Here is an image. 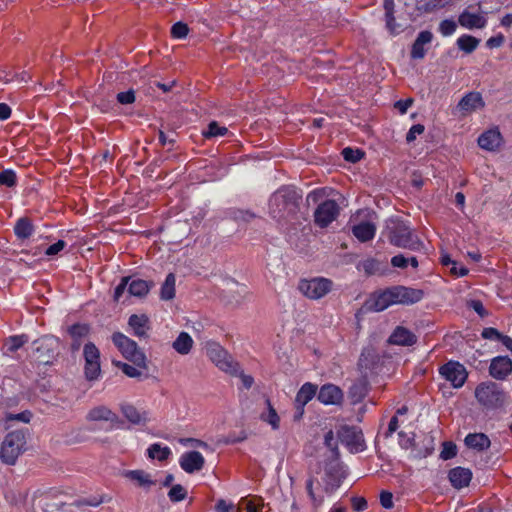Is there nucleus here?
Here are the masks:
<instances>
[{"label": "nucleus", "mask_w": 512, "mask_h": 512, "mask_svg": "<svg viewBox=\"0 0 512 512\" xmlns=\"http://www.w3.org/2000/svg\"><path fill=\"white\" fill-rule=\"evenodd\" d=\"M31 419V413L29 411H24L18 414H8L5 418L6 422L12 421V420H18L23 423H28Z\"/></svg>", "instance_id": "57"}, {"label": "nucleus", "mask_w": 512, "mask_h": 512, "mask_svg": "<svg viewBox=\"0 0 512 512\" xmlns=\"http://www.w3.org/2000/svg\"><path fill=\"white\" fill-rule=\"evenodd\" d=\"M457 45L460 50L471 53L478 47L479 40L470 35H462L457 39Z\"/></svg>", "instance_id": "37"}, {"label": "nucleus", "mask_w": 512, "mask_h": 512, "mask_svg": "<svg viewBox=\"0 0 512 512\" xmlns=\"http://www.w3.org/2000/svg\"><path fill=\"white\" fill-rule=\"evenodd\" d=\"M459 24L467 29L483 28L486 25V18L480 14L464 11L459 16Z\"/></svg>", "instance_id": "25"}, {"label": "nucleus", "mask_w": 512, "mask_h": 512, "mask_svg": "<svg viewBox=\"0 0 512 512\" xmlns=\"http://www.w3.org/2000/svg\"><path fill=\"white\" fill-rule=\"evenodd\" d=\"M147 455L150 459L164 461L171 455V449L168 446L161 445L160 443H154L148 447Z\"/></svg>", "instance_id": "34"}, {"label": "nucleus", "mask_w": 512, "mask_h": 512, "mask_svg": "<svg viewBox=\"0 0 512 512\" xmlns=\"http://www.w3.org/2000/svg\"><path fill=\"white\" fill-rule=\"evenodd\" d=\"M34 232V227L30 219L26 217L19 218L14 226V233L18 239H28Z\"/></svg>", "instance_id": "30"}, {"label": "nucleus", "mask_w": 512, "mask_h": 512, "mask_svg": "<svg viewBox=\"0 0 512 512\" xmlns=\"http://www.w3.org/2000/svg\"><path fill=\"white\" fill-rule=\"evenodd\" d=\"M66 247V242L64 240H58L56 243L50 245L46 251L45 254L47 256H54L57 255L59 252H61Z\"/></svg>", "instance_id": "56"}, {"label": "nucleus", "mask_w": 512, "mask_h": 512, "mask_svg": "<svg viewBox=\"0 0 512 512\" xmlns=\"http://www.w3.org/2000/svg\"><path fill=\"white\" fill-rule=\"evenodd\" d=\"M300 202L301 195L294 188L283 186L274 192L269 199V215L279 224H287L296 217Z\"/></svg>", "instance_id": "1"}, {"label": "nucleus", "mask_w": 512, "mask_h": 512, "mask_svg": "<svg viewBox=\"0 0 512 512\" xmlns=\"http://www.w3.org/2000/svg\"><path fill=\"white\" fill-rule=\"evenodd\" d=\"M189 32L188 26L185 23L177 22L171 28V34L176 39H183Z\"/></svg>", "instance_id": "50"}, {"label": "nucleus", "mask_w": 512, "mask_h": 512, "mask_svg": "<svg viewBox=\"0 0 512 512\" xmlns=\"http://www.w3.org/2000/svg\"><path fill=\"white\" fill-rule=\"evenodd\" d=\"M265 404L267 406L266 411L260 414V418L262 421L268 423L274 430H276L279 428L280 418L276 410L272 407L269 399L265 400Z\"/></svg>", "instance_id": "35"}, {"label": "nucleus", "mask_w": 512, "mask_h": 512, "mask_svg": "<svg viewBox=\"0 0 512 512\" xmlns=\"http://www.w3.org/2000/svg\"><path fill=\"white\" fill-rule=\"evenodd\" d=\"M175 284H176L175 275L173 273H169L166 276V279L163 282L161 289H160L161 300L169 301L175 297Z\"/></svg>", "instance_id": "33"}, {"label": "nucleus", "mask_w": 512, "mask_h": 512, "mask_svg": "<svg viewBox=\"0 0 512 512\" xmlns=\"http://www.w3.org/2000/svg\"><path fill=\"white\" fill-rule=\"evenodd\" d=\"M481 335L484 339L498 340V341H501V339L504 336L497 329L492 328V327L484 328Z\"/></svg>", "instance_id": "54"}, {"label": "nucleus", "mask_w": 512, "mask_h": 512, "mask_svg": "<svg viewBox=\"0 0 512 512\" xmlns=\"http://www.w3.org/2000/svg\"><path fill=\"white\" fill-rule=\"evenodd\" d=\"M380 503L385 509L393 507V495L388 491H382L380 494Z\"/></svg>", "instance_id": "60"}, {"label": "nucleus", "mask_w": 512, "mask_h": 512, "mask_svg": "<svg viewBox=\"0 0 512 512\" xmlns=\"http://www.w3.org/2000/svg\"><path fill=\"white\" fill-rule=\"evenodd\" d=\"M112 341L127 360L139 367L145 366L146 357L138 348L135 341L120 332H116L112 335Z\"/></svg>", "instance_id": "6"}, {"label": "nucleus", "mask_w": 512, "mask_h": 512, "mask_svg": "<svg viewBox=\"0 0 512 512\" xmlns=\"http://www.w3.org/2000/svg\"><path fill=\"white\" fill-rule=\"evenodd\" d=\"M477 401L487 409L502 407L508 399V394L492 381L482 382L475 389Z\"/></svg>", "instance_id": "4"}, {"label": "nucleus", "mask_w": 512, "mask_h": 512, "mask_svg": "<svg viewBox=\"0 0 512 512\" xmlns=\"http://www.w3.org/2000/svg\"><path fill=\"white\" fill-rule=\"evenodd\" d=\"M369 308L373 311H384L388 307L394 305L390 288L375 293L368 301Z\"/></svg>", "instance_id": "21"}, {"label": "nucleus", "mask_w": 512, "mask_h": 512, "mask_svg": "<svg viewBox=\"0 0 512 512\" xmlns=\"http://www.w3.org/2000/svg\"><path fill=\"white\" fill-rule=\"evenodd\" d=\"M424 132V126L421 124H415L413 125L408 133L406 134V140L407 142H412L416 139L417 135H420Z\"/></svg>", "instance_id": "58"}, {"label": "nucleus", "mask_w": 512, "mask_h": 512, "mask_svg": "<svg viewBox=\"0 0 512 512\" xmlns=\"http://www.w3.org/2000/svg\"><path fill=\"white\" fill-rule=\"evenodd\" d=\"M384 9L386 15V27L390 31L391 34H399V30L392 26V22L394 21L393 10H394V0H384Z\"/></svg>", "instance_id": "38"}, {"label": "nucleus", "mask_w": 512, "mask_h": 512, "mask_svg": "<svg viewBox=\"0 0 512 512\" xmlns=\"http://www.w3.org/2000/svg\"><path fill=\"white\" fill-rule=\"evenodd\" d=\"M317 398L324 405H339L343 400V392L334 384H325L320 388Z\"/></svg>", "instance_id": "16"}, {"label": "nucleus", "mask_w": 512, "mask_h": 512, "mask_svg": "<svg viewBox=\"0 0 512 512\" xmlns=\"http://www.w3.org/2000/svg\"><path fill=\"white\" fill-rule=\"evenodd\" d=\"M23 495L20 493V492H16L14 490H8L6 493H5V499L13 504V505H16L18 504L19 502H21L23 500Z\"/></svg>", "instance_id": "61"}, {"label": "nucleus", "mask_w": 512, "mask_h": 512, "mask_svg": "<svg viewBox=\"0 0 512 512\" xmlns=\"http://www.w3.org/2000/svg\"><path fill=\"white\" fill-rule=\"evenodd\" d=\"M391 264L392 266L397 268H406L408 266V258L404 257L401 254L396 255L392 257Z\"/></svg>", "instance_id": "63"}, {"label": "nucleus", "mask_w": 512, "mask_h": 512, "mask_svg": "<svg viewBox=\"0 0 512 512\" xmlns=\"http://www.w3.org/2000/svg\"><path fill=\"white\" fill-rule=\"evenodd\" d=\"M432 39H433V34L430 31H428V30L421 31L418 34L416 40L414 41V43L412 45L411 57L413 59L424 58V56L426 54V50H425L424 46L426 44L431 43Z\"/></svg>", "instance_id": "23"}, {"label": "nucleus", "mask_w": 512, "mask_h": 512, "mask_svg": "<svg viewBox=\"0 0 512 512\" xmlns=\"http://www.w3.org/2000/svg\"><path fill=\"white\" fill-rule=\"evenodd\" d=\"M317 392V386L307 382L298 391L296 395V403L300 406H305L310 400L313 399V397L316 395Z\"/></svg>", "instance_id": "32"}, {"label": "nucleus", "mask_w": 512, "mask_h": 512, "mask_svg": "<svg viewBox=\"0 0 512 512\" xmlns=\"http://www.w3.org/2000/svg\"><path fill=\"white\" fill-rule=\"evenodd\" d=\"M451 485L456 489L467 487L472 479V472L468 468L455 467L448 473Z\"/></svg>", "instance_id": "20"}, {"label": "nucleus", "mask_w": 512, "mask_h": 512, "mask_svg": "<svg viewBox=\"0 0 512 512\" xmlns=\"http://www.w3.org/2000/svg\"><path fill=\"white\" fill-rule=\"evenodd\" d=\"M186 495V489L180 484L172 486L170 491L168 492V497L172 502L182 501L186 498Z\"/></svg>", "instance_id": "43"}, {"label": "nucleus", "mask_w": 512, "mask_h": 512, "mask_svg": "<svg viewBox=\"0 0 512 512\" xmlns=\"http://www.w3.org/2000/svg\"><path fill=\"white\" fill-rule=\"evenodd\" d=\"M457 454V447L452 442H444L442 446V450L440 453V457L443 460H449L455 457Z\"/></svg>", "instance_id": "47"}, {"label": "nucleus", "mask_w": 512, "mask_h": 512, "mask_svg": "<svg viewBox=\"0 0 512 512\" xmlns=\"http://www.w3.org/2000/svg\"><path fill=\"white\" fill-rule=\"evenodd\" d=\"M69 333L76 341L86 337L89 333V327L86 324H75L70 327Z\"/></svg>", "instance_id": "44"}, {"label": "nucleus", "mask_w": 512, "mask_h": 512, "mask_svg": "<svg viewBox=\"0 0 512 512\" xmlns=\"http://www.w3.org/2000/svg\"><path fill=\"white\" fill-rule=\"evenodd\" d=\"M27 342V337L24 335L10 337L6 342L8 351H16Z\"/></svg>", "instance_id": "45"}, {"label": "nucleus", "mask_w": 512, "mask_h": 512, "mask_svg": "<svg viewBox=\"0 0 512 512\" xmlns=\"http://www.w3.org/2000/svg\"><path fill=\"white\" fill-rule=\"evenodd\" d=\"M205 350L208 358L222 371L237 375L239 372V364L234 361L231 355L218 343L207 342Z\"/></svg>", "instance_id": "5"}, {"label": "nucleus", "mask_w": 512, "mask_h": 512, "mask_svg": "<svg viewBox=\"0 0 512 512\" xmlns=\"http://www.w3.org/2000/svg\"><path fill=\"white\" fill-rule=\"evenodd\" d=\"M342 155L346 161L355 163L363 157V152L358 149L346 147L342 150Z\"/></svg>", "instance_id": "49"}, {"label": "nucleus", "mask_w": 512, "mask_h": 512, "mask_svg": "<svg viewBox=\"0 0 512 512\" xmlns=\"http://www.w3.org/2000/svg\"><path fill=\"white\" fill-rule=\"evenodd\" d=\"M83 356L85 362H100V351L92 342L84 345Z\"/></svg>", "instance_id": "40"}, {"label": "nucleus", "mask_w": 512, "mask_h": 512, "mask_svg": "<svg viewBox=\"0 0 512 512\" xmlns=\"http://www.w3.org/2000/svg\"><path fill=\"white\" fill-rule=\"evenodd\" d=\"M512 373V360L508 356H497L491 360L489 374L496 380H504Z\"/></svg>", "instance_id": "14"}, {"label": "nucleus", "mask_w": 512, "mask_h": 512, "mask_svg": "<svg viewBox=\"0 0 512 512\" xmlns=\"http://www.w3.org/2000/svg\"><path fill=\"white\" fill-rule=\"evenodd\" d=\"M333 288V282L324 277L302 279L298 284L299 291L311 300H318L326 296Z\"/></svg>", "instance_id": "7"}, {"label": "nucleus", "mask_w": 512, "mask_h": 512, "mask_svg": "<svg viewBox=\"0 0 512 512\" xmlns=\"http://www.w3.org/2000/svg\"><path fill=\"white\" fill-rule=\"evenodd\" d=\"M121 412L123 416L134 425L145 424L148 421V413L145 410H139L132 404H122Z\"/></svg>", "instance_id": "22"}, {"label": "nucleus", "mask_w": 512, "mask_h": 512, "mask_svg": "<svg viewBox=\"0 0 512 512\" xmlns=\"http://www.w3.org/2000/svg\"><path fill=\"white\" fill-rule=\"evenodd\" d=\"M376 227L370 222H361L352 228L353 235L361 242H366L374 238Z\"/></svg>", "instance_id": "26"}, {"label": "nucleus", "mask_w": 512, "mask_h": 512, "mask_svg": "<svg viewBox=\"0 0 512 512\" xmlns=\"http://www.w3.org/2000/svg\"><path fill=\"white\" fill-rule=\"evenodd\" d=\"M17 175L12 169H5L0 172V185L8 188L14 187L17 184Z\"/></svg>", "instance_id": "41"}, {"label": "nucleus", "mask_w": 512, "mask_h": 512, "mask_svg": "<svg viewBox=\"0 0 512 512\" xmlns=\"http://www.w3.org/2000/svg\"><path fill=\"white\" fill-rule=\"evenodd\" d=\"M117 366L120 367L122 372L125 375H127L128 377L138 378L141 376V371L135 366L129 365L127 363H121V362H118Z\"/></svg>", "instance_id": "52"}, {"label": "nucleus", "mask_w": 512, "mask_h": 512, "mask_svg": "<svg viewBox=\"0 0 512 512\" xmlns=\"http://www.w3.org/2000/svg\"><path fill=\"white\" fill-rule=\"evenodd\" d=\"M465 445L476 451H484L490 447L491 441L484 433H470L465 437Z\"/></svg>", "instance_id": "24"}, {"label": "nucleus", "mask_w": 512, "mask_h": 512, "mask_svg": "<svg viewBox=\"0 0 512 512\" xmlns=\"http://www.w3.org/2000/svg\"><path fill=\"white\" fill-rule=\"evenodd\" d=\"M456 22L450 19L443 20L439 25V32L444 36H450L456 31Z\"/></svg>", "instance_id": "48"}, {"label": "nucleus", "mask_w": 512, "mask_h": 512, "mask_svg": "<svg viewBox=\"0 0 512 512\" xmlns=\"http://www.w3.org/2000/svg\"><path fill=\"white\" fill-rule=\"evenodd\" d=\"M388 341L393 345L412 346L417 342V337L409 329L398 326L390 335Z\"/></svg>", "instance_id": "19"}, {"label": "nucleus", "mask_w": 512, "mask_h": 512, "mask_svg": "<svg viewBox=\"0 0 512 512\" xmlns=\"http://www.w3.org/2000/svg\"><path fill=\"white\" fill-rule=\"evenodd\" d=\"M228 132V129L225 126H220L217 122H211L207 130L203 132L204 137L211 138V137H218V136H224Z\"/></svg>", "instance_id": "42"}, {"label": "nucleus", "mask_w": 512, "mask_h": 512, "mask_svg": "<svg viewBox=\"0 0 512 512\" xmlns=\"http://www.w3.org/2000/svg\"><path fill=\"white\" fill-rule=\"evenodd\" d=\"M342 474L336 465L325 468L324 474L318 478L311 476L306 481L308 496L315 508L321 506L325 495H331L341 485Z\"/></svg>", "instance_id": "2"}, {"label": "nucleus", "mask_w": 512, "mask_h": 512, "mask_svg": "<svg viewBox=\"0 0 512 512\" xmlns=\"http://www.w3.org/2000/svg\"><path fill=\"white\" fill-rule=\"evenodd\" d=\"M368 389L364 381L355 382L349 389V397L352 403L356 404L362 401L367 395Z\"/></svg>", "instance_id": "36"}, {"label": "nucleus", "mask_w": 512, "mask_h": 512, "mask_svg": "<svg viewBox=\"0 0 512 512\" xmlns=\"http://www.w3.org/2000/svg\"><path fill=\"white\" fill-rule=\"evenodd\" d=\"M26 431L16 429L9 432L0 447V459L4 464L14 465L18 457L25 451Z\"/></svg>", "instance_id": "3"}, {"label": "nucleus", "mask_w": 512, "mask_h": 512, "mask_svg": "<svg viewBox=\"0 0 512 512\" xmlns=\"http://www.w3.org/2000/svg\"><path fill=\"white\" fill-rule=\"evenodd\" d=\"M452 2H453V0H428L424 4L423 9L425 12H433L438 9L446 7L447 5H449Z\"/></svg>", "instance_id": "46"}, {"label": "nucleus", "mask_w": 512, "mask_h": 512, "mask_svg": "<svg viewBox=\"0 0 512 512\" xmlns=\"http://www.w3.org/2000/svg\"><path fill=\"white\" fill-rule=\"evenodd\" d=\"M502 136L498 128H493L482 133L478 138V144L482 149L494 151L500 147Z\"/></svg>", "instance_id": "17"}, {"label": "nucleus", "mask_w": 512, "mask_h": 512, "mask_svg": "<svg viewBox=\"0 0 512 512\" xmlns=\"http://www.w3.org/2000/svg\"><path fill=\"white\" fill-rule=\"evenodd\" d=\"M179 464L186 473L192 474L203 468L205 459L200 452L189 451L180 456Z\"/></svg>", "instance_id": "15"}, {"label": "nucleus", "mask_w": 512, "mask_h": 512, "mask_svg": "<svg viewBox=\"0 0 512 512\" xmlns=\"http://www.w3.org/2000/svg\"><path fill=\"white\" fill-rule=\"evenodd\" d=\"M340 439L352 453L362 452L365 449L363 434L354 427H345L340 432Z\"/></svg>", "instance_id": "13"}, {"label": "nucleus", "mask_w": 512, "mask_h": 512, "mask_svg": "<svg viewBox=\"0 0 512 512\" xmlns=\"http://www.w3.org/2000/svg\"><path fill=\"white\" fill-rule=\"evenodd\" d=\"M390 290L394 305H412L419 302L424 296L422 290L405 286H394Z\"/></svg>", "instance_id": "11"}, {"label": "nucleus", "mask_w": 512, "mask_h": 512, "mask_svg": "<svg viewBox=\"0 0 512 512\" xmlns=\"http://www.w3.org/2000/svg\"><path fill=\"white\" fill-rule=\"evenodd\" d=\"M124 475L130 480L135 481L141 487L149 488L156 483L151 475L143 470H129L126 471Z\"/></svg>", "instance_id": "29"}, {"label": "nucleus", "mask_w": 512, "mask_h": 512, "mask_svg": "<svg viewBox=\"0 0 512 512\" xmlns=\"http://www.w3.org/2000/svg\"><path fill=\"white\" fill-rule=\"evenodd\" d=\"M389 241L391 244L410 249L413 251H418L423 248V243L419 240V238L414 235L411 230L402 224H396L389 232Z\"/></svg>", "instance_id": "8"}, {"label": "nucleus", "mask_w": 512, "mask_h": 512, "mask_svg": "<svg viewBox=\"0 0 512 512\" xmlns=\"http://www.w3.org/2000/svg\"><path fill=\"white\" fill-rule=\"evenodd\" d=\"M128 293L131 296L135 297H144L148 294L152 283H149L142 279H132L130 278V281L128 283Z\"/></svg>", "instance_id": "28"}, {"label": "nucleus", "mask_w": 512, "mask_h": 512, "mask_svg": "<svg viewBox=\"0 0 512 512\" xmlns=\"http://www.w3.org/2000/svg\"><path fill=\"white\" fill-rule=\"evenodd\" d=\"M504 36L502 34H498L496 36H493V37H490L487 42H486V45L487 47L489 48H497V47H500L503 43H504Z\"/></svg>", "instance_id": "62"}, {"label": "nucleus", "mask_w": 512, "mask_h": 512, "mask_svg": "<svg viewBox=\"0 0 512 512\" xmlns=\"http://www.w3.org/2000/svg\"><path fill=\"white\" fill-rule=\"evenodd\" d=\"M84 374L88 381L97 380L101 374L100 362H85Z\"/></svg>", "instance_id": "39"}, {"label": "nucleus", "mask_w": 512, "mask_h": 512, "mask_svg": "<svg viewBox=\"0 0 512 512\" xmlns=\"http://www.w3.org/2000/svg\"><path fill=\"white\" fill-rule=\"evenodd\" d=\"M485 102L479 92H469L465 94L456 106V113L466 116L484 108Z\"/></svg>", "instance_id": "12"}, {"label": "nucleus", "mask_w": 512, "mask_h": 512, "mask_svg": "<svg viewBox=\"0 0 512 512\" xmlns=\"http://www.w3.org/2000/svg\"><path fill=\"white\" fill-rule=\"evenodd\" d=\"M193 343L192 337L187 332H181L173 342L172 347L179 354L186 355L191 351Z\"/></svg>", "instance_id": "31"}, {"label": "nucleus", "mask_w": 512, "mask_h": 512, "mask_svg": "<svg viewBox=\"0 0 512 512\" xmlns=\"http://www.w3.org/2000/svg\"><path fill=\"white\" fill-rule=\"evenodd\" d=\"M359 266L368 275L376 273L379 269V263L375 259H367L361 262Z\"/></svg>", "instance_id": "51"}, {"label": "nucleus", "mask_w": 512, "mask_h": 512, "mask_svg": "<svg viewBox=\"0 0 512 512\" xmlns=\"http://www.w3.org/2000/svg\"><path fill=\"white\" fill-rule=\"evenodd\" d=\"M130 281V277H123L121 279V282L117 285V287L115 288V292H114V299L116 301H120L124 292L127 290L128 291V283Z\"/></svg>", "instance_id": "53"}, {"label": "nucleus", "mask_w": 512, "mask_h": 512, "mask_svg": "<svg viewBox=\"0 0 512 512\" xmlns=\"http://www.w3.org/2000/svg\"><path fill=\"white\" fill-rule=\"evenodd\" d=\"M216 512H235V506L232 502L219 499L215 505Z\"/></svg>", "instance_id": "55"}, {"label": "nucleus", "mask_w": 512, "mask_h": 512, "mask_svg": "<svg viewBox=\"0 0 512 512\" xmlns=\"http://www.w3.org/2000/svg\"><path fill=\"white\" fill-rule=\"evenodd\" d=\"M117 100L121 104H131L135 101V95L133 90L120 92L117 95Z\"/></svg>", "instance_id": "59"}, {"label": "nucleus", "mask_w": 512, "mask_h": 512, "mask_svg": "<svg viewBox=\"0 0 512 512\" xmlns=\"http://www.w3.org/2000/svg\"><path fill=\"white\" fill-rule=\"evenodd\" d=\"M129 326L132 328L134 335L143 337L148 330V318L145 315L133 314L129 317Z\"/></svg>", "instance_id": "27"}, {"label": "nucleus", "mask_w": 512, "mask_h": 512, "mask_svg": "<svg viewBox=\"0 0 512 512\" xmlns=\"http://www.w3.org/2000/svg\"><path fill=\"white\" fill-rule=\"evenodd\" d=\"M88 419L92 421H105L112 427H118L120 424V420L116 413L105 406H98L90 410L88 413Z\"/></svg>", "instance_id": "18"}, {"label": "nucleus", "mask_w": 512, "mask_h": 512, "mask_svg": "<svg viewBox=\"0 0 512 512\" xmlns=\"http://www.w3.org/2000/svg\"><path fill=\"white\" fill-rule=\"evenodd\" d=\"M236 376H239L241 381H242V385L246 388V389H249L252 387L253 383H254V379L252 376L250 375H247V374H244L243 371L241 370V368L239 367V372Z\"/></svg>", "instance_id": "64"}, {"label": "nucleus", "mask_w": 512, "mask_h": 512, "mask_svg": "<svg viewBox=\"0 0 512 512\" xmlns=\"http://www.w3.org/2000/svg\"><path fill=\"white\" fill-rule=\"evenodd\" d=\"M439 374L448 381L453 388H461L468 377L464 365L457 361H449L439 368Z\"/></svg>", "instance_id": "9"}, {"label": "nucleus", "mask_w": 512, "mask_h": 512, "mask_svg": "<svg viewBox=\"0 0 512 512\" xmlns=\"http://www.w3.org/2000/svg\"><path fill=\"white\" fill-rule=\"evenodd\" d=\"M339 214V206L334 200H326L318 205L314 212L315 223L321 227H327Z\"/></svg>", "instance_id": "10"}]
</instances>
